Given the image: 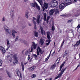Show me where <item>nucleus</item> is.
<instances>
[{
    "mask_svg": "<svg viewBox=\"0 0 80 80\" xmlns=\"http://www.w3.org/2000/svg\"><path fill=\"white\" fill-rule=\"evenodd\" d=\"M7 58L8 60H9L10 62L12 61V58H13L14 61L13 62L14 64H16L18 63V61L17 60V55L13 53L11 54L10 55H8L7 56Z\"/></svg>",
    "mask_w": 80,
    "mask_h": 80,
    "instance_id": "nucleus-1",
    "label": "nucleus"
},
{
    "mask_svg": "<svg viewBox=\"0 0 80 80\" xmlns=\"http://www.w3.org/2000/svg\"><path fill=\"white\" fill-rule=\"evenodd\" d=\"M60 60V58H58L55 63L51 66V68H52V70H53V69L55 68V64L56 63V64H57V63H59Z\"/></svg>",
    "mask_w": 80,
    "mask_h": 80,
    "instance_id": "nucleus-2",
    "label": "nucleus"
},
{
    "mask_svg": "<svg viewBox=\"0 0 80 80\" xmlns=\"http://www.w3.org/2000/svg\"><path fill=\"white\" fill-rule=\"evenodd\" d=\"M4 28L6 33H9V34H10V33H11V31L9 29V28L7 26H4Z\"/></svg>",
    "mask_w": 80,
    "mask_h": 80,
    "instance_id": "nucleus-3",
    "label": "nucleus"
},
{
    "mask_svg": "<svg viewBox=\"0 0 80 80\" xmlns=\"http://www.w3.org/2000/svg\"><path fill=\"white\" fill-rule=\"evenodd\" d=\"M37 44H35V42H32V46L31 49V51H30V52H33V48L34 49H35L37 47Z\"/></svg>",
    "mask_w": 80,
    "mask_h": 80,
    "instance_id": "nucleus-4",
    "label": "nucleus"
},
{
    "mask_svg": "<svg viewBox=\"0 0 80 80\" xmlns=\"http://www.w3.org/2000/svg\"><path fill=\"white\" fill-rule=\"evenodd\" d=\"M67 69L66 68H62V70L61 72L59 73V74L58 75V77L59 78H60V77H61V76L62 75V74L63 73V72H64L65 71V70Z\"/></svg>",
    "mask_w": 80,
    "mask_h": 80,
    "instance_id": "nucleus-5",
    "label": "nucleus"
},
{
    "mask_svg": "<svg viewBox=\"0 0 80 80\" xmlns=\"http://www.w3.org/2000/svg\"><path fill=\"white\" fill-rule=\"evenodd\" d=\"M54 12H55V15H58L59 14V11H58V8L57 7L54 9Z\"/></svg>",
    "mask_w": 80,
    "mask_h": 80,
    "instance_id": "nucleus-6",
    "label": "nucleus"
},
{
    "mask_svg": "<svg viewBox=\"0 0 80 80\" xmlns=\"http://www.w3.org/2000/svg\"><path fill=\"white\" fill-rule=\"evenodd\" d=\"M15 33H17V32L15 30H12V34L14 38L15 37Z\"/></svg>",
    "mask_w": 80,
    "mask_h": 80,
    "instance_id": "nucleus-7",
    "label": "nucleus"
},
{
    "mask_svg": "<svg viewBox=\"0 0 80 80\" xmlns=\"http://www.w3.org/2000/svg\"><path fill=\"white\" fill-rule=\"evenodd\" d=\"M7 43V45H8V48L6 49L7 50H8V48H10V41H9V40L8 39H7L6 40Z\"/></svg>",
    "mask_w": 80,
    "mask_h": 80,
    "instance_id": "nucleus-8",
    "label": "nucleus"
},
{
    "mask_svg": "<svg viewBox=\"0 0 80 80\" xmlns=\"http://www.w3.org/2000/svg\"><path fill=\"white\" fill-rule=\"evenodd\" d=\"M40 29H41V33L42 35H45V34H46V33H45V31L43 30V28L42 27H40Z\"/></svg>",
    "mask_w": 80,
    "mask_h": 80,
    "instance_id": "nucleus-9",
    "label": "nucleus"
},
{
    "mask_svg": "<svg viewBox=\"0 0 80 80\" xmlns=\"http://www.w3.org/2000/svg\"><path fill=\"white\" fill-rule=\"evenodd\" d=\"M65 3H62V4H61L59 5V8L60 9H63L64 8V7H65Z\"/></svg>",
    "mask_w": 80,
    "mask_h": 80,
    "instance_id": "nucleus-10",
    "label": "nucleus"
},
{
    "mask_svg": "<svg viewBox=\"0 0 80 80\" xmlns=\"http://www.w3.org/2000/svg\"><path fill=\"white\" fill-rule=\"evenodd\" d=\"M17 74L18 77H20L21 78H22V76L21 75V72L18 70H17Z\"/></svg>",
    "mask_w": 80,
    "mask_h": 80,
    "instance_id": "nucleus-11",
    "label": "nucleus"
},
{
    "mask_svg": "<svg viewBox=\"0 0 80 80\" xmlns=\"http://www.w3.org/2000/svg\"><path fill=\"white\" fill-rule=\"evenodd\" d=\"M0 50H1L2 53H4L6 52V51H5V48H4L2 46L0 47Z\"/></svg>",
    "mask_w": 80,
    "mask_h": 80,
    "instance_id": "nucleus-12",
    "label": "nucleus"
},
{
    "mask_svg": "<svg viewBox=\"0 0 80 80\" xmlns=\"http://www.w3.org/2000/svg\"><path fill=\"white\" fill-rule=\"evenodd\" d=\"M20 42H22V43H24L25 45H27V44H28L27 41H25L23 39H21Z\"/></svg>",
    "mask_w": 80,
    "mask_h": 80,
    "instance_id": "nucleus-13",
    "label": "nucleus"
},
{
    "mask_svg": "<svg viewBox=\"0 0 80 80\" xmlns=\"http://www.w3.org/2000/svg\"><path fill=\"white\" fill-rule=\"evenodd\" d=\"M71 0H64V3L66 4H68V3H71Z\"/></svg>",
    "mask_w": 80,
    "mask_h": 80,
    "instance_id": "nucleus-14",
    "label": "nucleus"
},
{
    "mask_svg": "<svg viewBox=\"0 0 80 80\" xmlns=\"http://www.w3.org/2000/svg\"><path fill=\"white\" fill-rule=\"evenodd\" d=\"M36 19L35 18H33V19L32 20V22L33 23L34 25H37V22H36Z\"/></svg>",
    "mask_w": 80,
    "mask_h": 80,
    "instance_id": "nucleus-15",
    "label": "nucleus"
},
{
    "mask_svg": "<svg viewBox=\"0 0 80 80\" xmlns=\"http://www.w3.org/2000/svg\"><path fill=\"white\" fill-rule=\"evenodd\" d=\"M54 13V9H52L50 10L49 14L50 15H52Z\"/></svg>",
    "mask_w": 80,
    "mask_h": 80,
    "instance_id": "nucleus-16",
    "label": "nucleus"
},
{
    "mask_svg": "<svg viewBox=\"0 0 80 80\" xmlns=\"http://www.w3.org/2000/svg\"><path fill=\"white\" fill-rule=\"evenodd\" d=\"M44 6L46 9L48 8V3L44 2Z\"/></svg>",
    "mask_w": 80,
    "mask_h": 80,
    "instance_id": "nucleus-17",
    "label": "nucleus"
},
{
    "mask_svg": "<svg viewBox=\"0 0 80 80\" xmlns=\"http://www.w3.org/2000/svg\"><path fill=\"white\" fill-rule=\"evenodd\" d=\"M35 67H32L29 68H28V69L30 71H33V70H35Z\"/></svg>",
    "mask_w": 80,
    "mask_h": 80,
    "instance_id": "nucleus-18",
    "label": "nucleus"
},
{
    "mask_svg": "<svg viewBox=\"0 0 80 80\" xmlns=\"http://www.w3.org/2000/svg\"><path fill=\"white\" fill-rule=\"evenodd\" d=\"M25 15L27 18H28V11H26L25 12Z\"/></svg>",
    "mask_w": 80,
    "mask_h": 80,
    "instance_id": "nucleus-19",
    "label": "nucleus"
},
{
    "mask_svg": "<svg viewBox=\"0 0 80 80\" xmlns=\"http://www.w3.org/2000/svg\"><path fill=\"white\" fill-rule=\"evenodd\" d=\"M11 18L12 20L13 19V12L12 11L11 13L10 14Z\"/></svg>",
    "mask_w": 80,
    "mask_h": 80,
    "instance_id": "nucleus-20",
    "label": "nucleus"
},
{
    "mask_svg": "<svg viewBox=\"0 0 80 80\" xmlns=\"http://www.w3.org/2000/svg\"><path fill=\"white\" fill-rule=\"evenodd\" d=\"M35 3L36 8L38 10H40V7L38 6V5L37 4V3L35 2Z\"/></svg>",
    "mask_w": 80,
    "mask_h": 80,
    "instance_id": "nucleus-21",
    "label": "nucleus"
},
{
    "mask_svg": "<svg viewBox=\"0 0 80 80\" xmlns=\"http://www.w3.org/2000/svg\"><path fill=\"white\" fill-rule=\"evenodd\" d=\"M58 2V1H56L55 0H52L51 2L52 5H53L54 3H57Z\"/></svg>",
    "mask_w": 80,
    "mask_h": 80,
    "instance_id": "nucleus-22",
    "label": "nucleus"
},
{
    "mask_svg": "<svg viewBox=\"0 0 80 80\" xmlns=\"http://www.w3.org/2000/svg\"><path fill=\"white\" fill-rule=\"evenodd\" d=\"M35 3L37 2H35L34 3H31V7H34L35 8V5H35Z\"/></svg>",
    "mask_w": 80,
    "mask_h": 80,
    "instance_id": "nucleus-23",
    "label": "nucleus"
},
{
    "mask_svg": "<svg viewBox=\"0 0 80 80\" xmlns=\"http://www.w3.org/2000/svg\"><path fill=\"white\" fill-rule=\"evenodd\" d=\"M40 42L41 45H42L44 43V41H43V40L42 38L40 39Z\"/></svg>",
    "mask_w": 80,
    "mask_h": 80,
    "instance_id": "nucleus-24",
    "label": "nucleus"
},
{
    "mask_svg": "<svg viewBox=\"0 0 80 80\" xmlns=\"http://www.w3.org/2000/svg\"><path fill=\"white\" fill-rule=\"evenodd\" d=\"M37 1L39 2L41 6H42V4H43V3H42V0H37Z\"/></svg>",
    "mask_w": 80,
    "mask_h": 80,
    "instance_id": "nucleus-25",
    "label": "nucleus"
},
{
    "mask_svg": "<svg viewBox=\"0 0 80 80\" xmlns=\"http://www.w3.org/2000/svg\"><path fill=\"white\" fill-rule=\"evenodd\" d=\"M64 64H65V62H63L62 64L60 67V70L59 71H61V70H62V68L63 67V66L64 65Z\"/></svg>",
    "mask_w": 80,
    "mask_h": 80,
    "instance_id": "nucleus-26",
    "label": "nucleus"
},
{
    "mask_svg": "<svg viewBox=\"0 0 80 80\" xmlns=\"http://www.w3.org/2000/svg\"><path fill=\"white\" fill-rule=\"evenodd\" d=\"M38 50L40 53H41V54H42V53L44 52V51L42 50V49H41L39 47L38 48Z\"/></svg>",
    "mask_w": 80,
    "mask_h": 80,
    "instance_id": "nucleus-27",
    "label": "nucleus"
},
{
    "mask_svg": "<svg viewBox=\"0 0 80 80\" xmlns=\"http://www.w3.org/2000/svg\"><path fill=\"white\" fill-rule=\"evenodd\" d=\"M21 64L22 68V71H23V70H24V68H25V67H24V65H23V62H21Z\"/></svg>",
    "mask_w": 80,
    "mask_h": 80,
    "instance_id": "nucleus-28",
    "label": "nucleus"
},
{
    "mask_svg": "<svg viewBox=\"0 0 80 80\" xmlns=\"http://www.w3.org/2000/svg\"><path fill=\"white\" fill-rule=\"evenodd\" d=\"M43 15H44V21H46V18L47 17V14L46 13H45Z\"/></svg>",
    "mask_w": 80,
    "mask_h": 80,
    "instance_id": "nucleus-29",
    "label": "nucleus"
},
{
    "mask_svg": "<svg viewBox=\"0 0 80 80\" xmlns=\"http://www.w3.org/2000/svg\"><path fill=\"white\" fill-rule=\"evenodd\" d=\"M52 5L53 6V7H57V5H58V2H56V3H54V4H52Z\"/></svg>",
    "mask_w": 80,
    "mask_h": 80,
    "instance_id": "nucleus-30",
    "label": "nucleus"
},
{
    "mask_svg": "<svg viewBox=\"0 0 80 80\" xmlns=\"http://www.w3.org/2000/svg\"><path fill=\"white\" fill-rule=\"evenodd\" d=\"M34 34H35V36L36 37H38V33L37 32H34Z\"/></svg>",
    "mask_w": 80,
    "mask_h": 80,
    "instance_id": "nucleus-31",
    "label": "nucleus"
},
{
    "mask_svg": "<svg viewBox=\"0 0 80 80\" xmlns=\"http://www.w3.org/2000/svg\"><path fill=\"white\" fill-rule=\"evenodd\" d=\"M33 56L35 58V60H37V58L38 57V56H37V55L36 54H33Z\"/></svg>",
    "mask_w": 80,
    "mask_h": 80,
    "instance_id": "nucleus-32",
    "label": "nucleus"
},
{
    "mask_svg": "<svg viewBox=\"0 0 80 80\" xmlns=\"http://www.w3.org/2000/svg\"><path fill=\"white\" fill-rule=\"evenodd\" d=\"M50 16H48L47 18L46 21L47 23H48V20L50 19Z\"/></svg>",
    "mask_w": 80,
    "mask_h": 80,
    "instance_id": "nucleus-33",
    "label": "nucleus"
},
{
    "mask_svg": "<svg viewBox=\"0 0 80 80\" xmlns=\"http://www.w3.org/2000/svg\"><path fill=\"white\" fill-rule=\"evenodd\" d=\"M36 77V75L35 74H32L31 76L32 78H35Z\"/></svg>",
    "mask_w": 80,
    "mask_h": 80,
    "instance_id": "nucleus-34",
    "label": "nucleus"
},
{
    "mask_svg": "<svg viewBox=\"0 0 80 80\" xmlns=\"http://www.w3.org/2000/svg\"><path fill=\"white\" fill-rule=\"evenodd\" d=\"M7 73L9 77L10 78L11 77H12V76H11V74H10V72H7Z\"/></svg>",
    "mask_w": 80,
    "mask_h": 80,
    "instance_id": "nucleus-35",
    "label": "nucleus"
},
{
    "mask_svg": "<svg viewBox=\"0 0 80 80\" xmlns=\"http://www.w3.org/2000/svg\"><path fill=\"white\" fill-rule=\"evenodd\" d=\"M47 37L48 40H48L51 41V40H50V39H51V38L50 37V36H47Z\"/></svg>",
    "mask_w": 80,
    "mask_h": 80,
    "instance_id": "nucleus-36",
    "label": "nucleus"
},
{
    "mask_svg": "<svg viewBox=\"0 0 80 80\" xmlns=\"http://www.w3.org/2000/svg\"><path fill=\"white\" fill-rule=\"evenodd\" d=\"M37 19H40V16L39 14H38L37 15Z\"/></svg>",
    "mask_w": 80,
    "mask_h": 80,
    "instance_id": "nucleus-37",
    "label": "nucleus"
},
{
    "mask_svg": "<svg viewBox=\"0 0 80 80\" xmlns=\"http://www.w3.org/2000/svg\"><path fill=\"white\" fill-rule=\"evenodd\" d=\"M47 36H50V32L49 31H48L47 32Z\"/></svg>",
    "mask_w": 80,
    "mask_h": 80,
    "instance_id": "nucleus-38",
    "label": "nucleus"
},
{
    "mask_svg": "<svg viewBox=\"0 0 80 80\" xmlns=\"http://www.w3.org/2000/svg\"><path fill=\"white\" fill-rule=\"evenodd\" d=\"M36 21L37 23H38V24H39V23H40V19H36Z\"/></svg>",
    "mask_w": 80,
    "mask_h": 80,
    "instance_id": "nucleus-39",
    "label": "nucleus"
},
{
    "mask_svg": "<svg viewBox=\"0 0 80 80\" xmlns=\"http://www.w3.org/2000/svg\"><path fill=\"white\" fill-rule=\"evenodd\" d=\"M19 38V37L18 36L16 37L15 39V41L16 42H17V41L18 40V39Z\"/></svg>",
    "mask_w": 80,
    "mask_h": 80,
    "instance_id": "nucleus-40",
    "label": "nucleus"
},
{
    "mask_svg": "<svg viewBox=\"0 0 80 80\" xmlns=\"http://www.w3.org/2000/svg\"><path fill=\"white\" fill-rule=\"evenodd\" d=\"M76 28H77L78 30H79V28H80V24H78Z\"/></svg>",
    "mask_w": 80,
    "mask_h": 80,
    "instance_id": "nucleus-41",
    "label": "nucleus"
},
{
    "mask_svg": "<svg viewBox=\"0 0 80 80\" xmlns=\"http://www.w3.org/2000/svg\"><path fill=\"white\" fill-rule=\"evenodd\" d=\"M80 66V62H79V64H78V65L77 66V68L74 70H76L77 69V68L79 67Z\"/></svg>",
    "mask_w": 80,
    "mask_h": 80,
    "instance_id": "nucleus-42",
    "label": "nucleus"
},
{
    "mask_svg": "<svg viewBox=\"0 0 80 80\" xmlns=\"http://www.w3.org/2000/svg\"><path fill=\"white\" fill-rule=\"evenodd\" d=\"M2 60H0V66H2Z\"/></svg>",
    "mask_w": 80,
    "mask_h": 80,
    "instance_id": "nucleus-43",
    "label": "nucleus"
},
{
    "mask_svg": "<svg viewBox=\"0 0 80 80\" xmlns=\"http://www.w3.org/2000/svg\"><path fill=\"white\" fill-rule=\"evenodd\" d=\"M49 59V57H47V58L45 59V62H47L48 61V60Z\"/></svg>",
    "mask_w": 80,
    "mask_h": 80,
    "instance_id": "nucleus-44",
    "label": "nucleus"
},
{
    "mask_svg": "<svg viewBox=\"0 0 80 80\" xmlns=\"http://www.w3.org/2000/svg\"><path fill=\"white\" fill-rule=\"evenodd\" d=\"M5 17H4L2 18V21L3 22H5Z\"/></svg>",
    "mask_w": 80,
    "mask_h": 80,
    "instance_id": "nucleus-45",
    "label": "nucleus"
},
{
    "mask_svg": "<svg viewBox=\"0 0 80 80\" xmlns=\"http://www.w3.org/2000/svg\"><path fill=\"white\" fill-rule=\"evenodd\" d=\"M80 15V14L79 13L77 14H76V15L74 16V17H78V16H79V15Z\"/></svg>",
    "mask_w": 80,
    "mask_h": 80,
    "instance_id": "nucleus-46",
    "label": "nucleus"
},
{
    "mask_svg": "<svg viewBox=\"0 0 80 80\" xmlns=\"http://www.w3.org/2000/svg\"><path fill=\"white\" fill-rule=\"evenodd\" d=\"M50 42H51V41H50V40H48V42L46 43L47 45H48L50 44Z\"/></svg>",
    "mask_w": 80,
    "mask_h": 80,
    "instance_id": "nucleus-47",
    "label": "nucleus"
},
{
    "mask_svg": "<svg viewBox=\"0 0 80 80\" xmlns=\"http://www.w3.org/2000/svg\"><path fill=\"white\" fill-rule=\"evenodd\" d=\"M37 53L38 55H39V52L38 51V50L37 49Z\"/></svg>",
    "mask_w": 80,
    "mask_h": 80,
    "instance_id": "nucleus-48",
    "label": "nucleus"
},
{
    "mask_svg": "<svg viewBox=\"0 0 80 80\" xmlns=\"http://www.w3.org/2000/svg\"><path fill=\"white\" fill-rule=\"evenodd\" d=\"M30 55H28V60H30Z\"/></svg>",
    "mask_w": 80,
    "mask_h": 80,
    "instance_id": "nucleus-49",
    "label": "nucleus"
},
{
    "mask_svg": "<svg viewBox=\"0 0 80 80\" xmlns=\"http://www.w3.org/2000/svg\"><path fill=\"white\" fill-rule=\"evenodd\" d=\"M52 30L53 31L54 30H55V28L53 26H52Z\"/></svg>",
    "mask_w": 80,
    "mask_h": 80,
    "instance_id": "nucleus-50",
    "label": "nucleus"
},
{
    "mask_svg": "<svg viewBox=\"0 0 80 80\" xmlns=\"http://www.w3.org/2000/svg\"><path fill=\"white\" fill-rule=\"evenodd\" d=\"M64 42H65V40H63L62 42V43L61 45V47H63V44L64 43Z\"/></svg>",
    "mask_w": 80,
    "mask_h": 80,
    "instance_id": "nucleus-51",
    "label": "nucleus"
},
{
    "mask_svg": "<svg viewBox=\"0 0 80 80\" xmlns=\"http://www.w3.org/2000/svg\"><path fill=\"white\" fill-rule=\"evenodd\" d=\"M45 10V7H42V11L43 12Z\"/></svg>",
    "mask_w": 80,
    "mask_h": 80,
    "instance_id": "nucleus-52",
    "label": "nucleus"
},
{
    "mask_svg": "<svg viewBox=\"0 0 80 80\" xmlns=\"http://www.w3.org/2000/svg\"><path fill=\"white\" fill-rule=\"evenodd\" d=\"M34 28L35 29H37V27L36 26V25H34Z\"/></svg>",
    "mask_w": 80,
    "mask_h": 80,
    "instance_id": "nucleus-53",
    "label": "nucleus"
},
{
    "mask_svg": "<svg viewBox=\"0 0 80 80\" xmlns=\"http://www.w3.org/2000/svg\"><path fill=\"white\" fill-rule=\"evenodd\" d=\"M28 51L27 50L26 52V54H28Z\"/></svg>",
    "mask_w": 80,
    "mask_h": 80,
    "instance_id": "nucleus-54",
    "label": "nucleus"
},
{
    "mask_svg": "<svg viewBox=\"0 0 80 80\" xmlns=\"http://www.w3.org/2000/svg\"><path fill=\"white\" fill-rule=\"evenodd\" d=\"M59 78L58 77V76L55 78V79H57V78Z\"/></svg>",
    "mask_w": 80,
    "mask_h": 80,
    "instance_id": "nucleus-55",
    "label": "nucleus"
},
{
    "mask_svg": "<svg viewBox=\"0 0 80 80\" xmlns=\"http://www.w3.org/2000/svg\"><path fill=\"white\" fill-rule=\"evenodd\" d=\"M27 63H28V62H27L24 63V65H25L26 64H27Z\"/></svg>",
    "mask_w": 80,
    "mask_h": 80,
    "instance_id": "nucleus-56",
    "label": "nucleus"
},
{
    "mask_svg": "<svg viewBox=\"0 0 80 80\" xmlns=\"http://www.w3.org/2000/svg\"><path fill=\"white\" fill-rule=\"evenodd\" d=\"M50 55H51V53H50V54L49 55V56L48 57H49V58H50Z\"/></svg>",
    "mask_w": 80,
    "mask_h": 80,
    "instance_id": "nucleus-57",
    "label": "nucleus"
},
{
    "mask_svg": "<svg viewBox=\"0 0 80 80\" xmlns=\"http://www.w3.org/2000/svg\"><path fill=\"white\" fill-rule=\"evenodd\" d=\"M71 21H71V20H69V21H68V22H70Z\"/></svg>",
    "mask_w": 80,
    "mask_h": 80,
    "instance_id": "nucleus-58",
    "label": "nucleus"
},
{
    "mask_svg": "<svg viewBox=\"0 0 80 80\" xmlns=\"http://www.w3.org/2000/svg\"><path fill=\"white\" fill-rule=\"evenodd\" d=\"M28 25H29V26H31L32 25L30 23H29Z\"/></svg>",
    "mask_w": 80,
    "mask_h": 80,
    "instance_id": "nucleus-59",
    "label": "nucleus"
},
{
    "mask_svg": "<svg viewBox=\"0 0 80 80\" xmlns=\"http://www.w3.org/2000/svg\"><path fill=\"white\" fill-rule=\"evenodd\" d=\"M27 1H28V0H24V1L25 2H27Z\"/></svg>",
    "mask_w": 80,
    "mask_h": 80,
    "instance_id": "nucleus-60",
    "label": "nucleus"
},
{
    "mask_svg": "<svg viewBox=\"0 0 80 80\" xmlns=\"http://www.w3.org/2000/svg\"><path fill=\"white\" fill-rule=\"evenodd\" d=\"M52 50H51L50 51V53L51 54V53L52 52Z\"/></svg>",
    "mask_w": 80,
    "mask_h": 80,
    "instance_id": "nucleus-61",
    "label": "nucleus"
},
{
    "mask_svg": "<svg viewBox=\"0 0 80 80\" xmlns=\"http://www.w3.org/2000/svg\"><path fill=\"white\" fill-rule=\"evenodd\" d=\"M74 1L75 2H77V0H74Z\"/></svg>",
    "mask_w": 80,
    "mask_h": 80,
    "instance_id": "nucleus-62",
    "label": "nucleus"
},
{
    "mask_svg": "<svg viewBox=\"0 0 80 80\" xmlns=\"http://www.w3.org/2000/svg\"><path fill=\"white\" fill-rule=\"evenodd\" d=\"M52 80V78H50L49 79V80Z\"/></svg>",
    "mask_w": 80,
    "mask_h": 80,
    "instance_id": "nucleus-63",
    "label": "nucleus"
},
{
    "mask_svg": "<svg viewBox=\"0 0 80 80\" xmlns=\"http://www.w3.org/2000/svg\"><path fill=\"white\" fill-rule=\"evenodd\" d=\"M39 80H42V79H38Z\"/></svg>",
    "mask_w": 80,
    "mask_h": 80,
    "instance_id": "nucleus-64",
    "label": "nucleus"
}]
</instances>
